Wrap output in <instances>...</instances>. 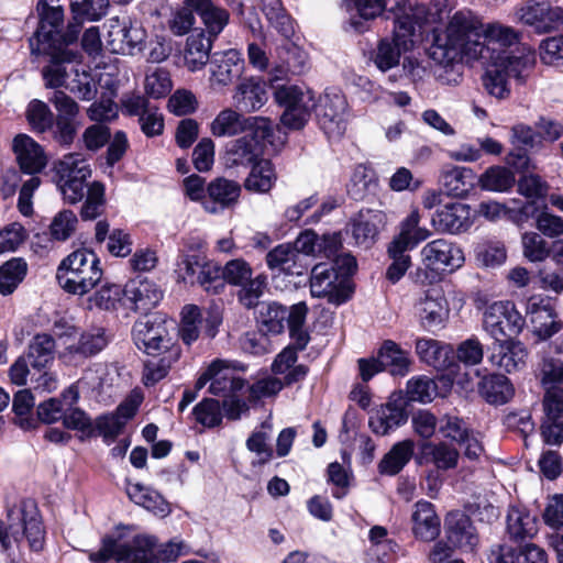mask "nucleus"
Listing matches in <instances>:
<instances>
[{"mask_svg": "<svg viewBox=\"0 0 563 563\" xmlns=\"http://www.w3.org/2000/svg\"><path fill=\"white\" fill-rule=\"evenodd\" d=\"M437 393L435 383L427 376L412 377L407 382L406 395L409 401L431 402Z\"/></svg>", "mask_w": 563, "mask_h": 563, "instance_id": "nucleus-60", "label": "nucleus"}, {"mask_svg": "<svg viewBox=\"0 0 563 563\" xmlns=\"http://www.w3.org/2000/svg\"><path fill=\"white\" fill-rule=\"evenodd\" d=\"M287 308L276 301L262 302L258 308L257 321L260 329L266 334H279L285 329Z\"/></svg>", "mask_w": 563, "mask_h": 563, "instance_id": "nucleus-47", "label": "nucleus"}, {"mask_svg": "<svg viewBox=\"0 0 563 563\" xmlns=\"http://www.w3.org/2000/svg\"><path fill=\"white\" fill-rule=\"evenodd\" d=\"M519 81H525L536 64V52L526 44H518L506 55H499L494 63Z\"/></svg>", "mask_w": 563, "mask_h": 563, "instance_id": "nucleus-29", "label": "nucleus"}, {"mask_svg": "<svg viewBox=\"0 0 563 563\" xmlns=\"http://www.w3.org/2000/svg\"><path fill=\"white\" fill-rule=\"evenodd\" d=\"M298 250L291 244H279L266 255V264L272 271L288 275H300L301 265H298Z\"/></svg>", "mask_w": 563, "mask_h": 563, "instance_id": "nucleus-44", "label": "nucleus"}, {"mask_svg": "<svg viewBox=\"0 0 563 563\" xmlns=\"http://www.w3.org/2000/svg\"><path fill=\"white\" fill-rule=\"evenodd\" d=\"M241 194V186L223 177H218L207 186L210 202H205V209L210 213L230 208L235 205Z\"/></svg>", "mask_w": 563, "mask_h": 563, "instance_id": "nucleus-33", "label": "nucleus"}, {"mask_svg": "<svg viewBox=\"0 0 563 563\" xmlns=\"http://www.w3.org/2000/svg\"><path fill=\"white\" fill-rule=\"evenodd\" d=\"M34 407V397L29 389H21L13 397V412L15 415V423L23 430L34 429L37 421L32 417Z\"/></svg>", "mask_w": 563, "mask_h": 563, "instance_id": "nucleus-55", "label": "nucleus"}, {"mask_svg": "<svg viewBox=\"0 0 563 563\" xmlns=\"http://www.w3.org/2000/svg\"><path fill=\"white\" fill-rule=\"evenodd\" d=\"M276 102L285 110L280 117L282 124L289 130L302 129L311 110L316 108L318 123L329 139H340L346 131L349 121L347 101L339 90H325L314 103L310 90L295 85H283L275 89Z\"/></svg>", "mask_w": 563, "mask_h": 563, "instance_id": "nucleus-1", "label": "nucleus"}, {"mask_svg": "<svg viewBox=\"0 0 563 563\" xmlns=\"http://www.w3.org/2000/svg\"><path fill=\"white\" fill-rule=\"evenodd\" d=\"M132 336L137 349L148 355L159 354L168 347L166 329L161 323L147 319L137 320L132 329Z\"/></svg>", "mask_w": 563, "mask_h": 563, "instance_id": "nucleus-26", "label": "nucleus"}, {"mask_svg": "<svg viewBox=\"0 0 563 563\" xmlns=\"http://www.w3.org/2000/svg\"><path fill=\"white\" fill-rule=\"evenodd\" d=\"M107 26V45L112 53L130 54L144 41V30L117 16L109 19Z\"/></svg>", "mask_w": 563, "mask_h": 563, "instance_id": "nucleus-21", "label": "nucleus"}, {"mask_svg": "<svg viewBox=\"0 0 563 563\" xmlns=\"http://www.w3.org/2000/svg\"><path fill=\"white\" fill-rule=\"evenodd\" d=\"M517 20L537 33H549L563 26V9L545 2H534L516 9Z\"/></svg>", "mask_w": 563, "mask_h": 563, "instance_id": "nucleus-16", "label": "nucleus"}, {"mask_svg": "<svg viewBox=\"0 0 563 563\" xmlns=\"http://www.w3.org/2000/svg\"><path fill=\"white\" fill-rule=\"evenodd\" d=\"M483 52L478 59L484 64H494L499 55H506L519 43V33L511 26L500 23H482Z\"/></svg>", "mask_w": 563, "mask_h": 563, "instance_id": "nucleus-14", "label": "nucleus"}, {"mask_svg": "<svg viewBox=\"0 0 563 563\" xmlns=\"http://www.w3.org/2000/svg\"><path fill=\"white\" fill-rule=\"evenodd\" d=\"M109 7V0H71L73 20L68 23L67 40L76 42L85 21L101 19Z\"/></svg>", "mask_w": 563, "mask_h": 563, "instance_id": "nucleus-30", "label": "nucleus"}, {"mask_svg": "<svg viewBox=\"0 0 563 563\" xmlns=\"http://www.w3.org/2000/svg\"><path fill=\"white\" fill-rule=\"evenodd\" d=\"M212 363H219L217 368L211 373V384L209 391L213 395L228 396L231 393L243 389L245 383L242 378L234 375L229 363L222 360H216Z\"/></svg>", "mask_w": 563, "mask_h": 563, "instance_id": "nucleus-46", "label": "nucleus"}, {"mask_svg": "<svg viewBox=\"0 0 563 563\" xmlns=\"http://www.w3.org/2000/svg\"><path fill=\"white\" fill-rule=\"evenodd\" d=\"M297 352L291 346H286L272 364V371L275 375L284 376V384L289 386L298 383L308 374V367L297 363Z\"/></svg>", "mask_w": 563, "mask_h": 563, "instance_id": "nucleus-39", "label": "nucleus"}, {"mask_svg": "<svg viewBox=\"0 0 563 563\" xmlns=\"http://www.w3.org/2000/svg\"><path fill=\"white\" fill-rule=\"evenodd\" d=\"M526 317L532 325V332L540 340H548L563 329L552 300L549 297L534 295L528 298Z\"/></svg>", "mask_w": 563, "mask_h": 563, "instance_id": "nucleus-13", "label": "nucleus"}, {"mask_svg": "<svg viewBox=\"0 0 563 563\" xmlns=\"http://www.w3.org/2000/svg\"><path fill=\"white\" fill-rule=\"evenodd\" d=\"M439 183L446 195L464 198L474 189L477 176L470 167L446 166L440 172Z\"/></svg>", "mask_w": 563, "mask_h": 563, "instance_id": "nucleus-28", "label": "nucleus"}, {"mask_svg": "<svg viewBox=\"0 0 563 563\" xmlns=\"http://www.w3.org/2000/svg\"><path fill=\"white\" fill-rule=\"evenodd\" d=\"M421 450L426 456H430L431 462L439 470H450L457 465L459 452L445 442L432 443L424 442Z\"/></svg>", "mask_w": 563, "mask_h": 563, "instance_id": "nucleus-54", "label": "nucleus"}, {"mask_svg": "<svg viewBox=\"0 0 563 563\" xmlns=\"http://www.w3.org/2000/svg\"><path fill=\"white\" fill-rule=\"evenodd\" d=\"M243 59L236 49L214 53L211 58V81L219 86H228L239 78L243 70Z\"/></svg>", "mask_w": 563, "mask_h": 563, "instance_id": "nucleus-32", "label": "nucleus"}, {"mask_svg": "<svg viewBox=\"0 0 563 563\" xmlns=\"http://www.w3.org/2000/svg\"><path fill=\"white\" fill-rule=\"evenodd\" d=\"M157 539L153 536L137 534L131 541L121 543L112 537H104L98 552H91L93 563H106L110 559L123 563H157Z\"/></svg>", "mask_w": 563, "mask_h": 563, "instance_id": "nucleus-7", "label": "nucleus"}, {"mask_svg": "<svg viewBox=\"0 0 563 563\" xmlns=\"http://www.w3.org/2000/svg\"><path fill=\"white\" fill-rule=\"evenodd\" d=\"M273 135V123L267 120V131L263 136H257L255 129H250L245 134L227 145L224 161L227 167L253 166L260 161L262 142Z\"/></svg>", "mask_w": 563, "mask_h": 563, "instance_id": "nucleus-12", "label": "nucleus"}, {"mask_svg": "<svg viewBox=\"0 0 563 563\" xmlns=\"http://www.w3.org/2000/svg\"><path fill=\"white\" fill-rule=\"evenodd\" d=\"M411 520L416 538L429 542L440 534V518L431 503L426 500L416 503Z\"/></svg>", "mask_w": 563, "mask_h": 563, "instance_id": "nucleus-34", "label": "nucleus"}, {"mask_svg": "<svg viewBox=\"0 0 563 563\" xmlns=\"http://www.w3.org/2000/svg\"><path fill=\"white\" fill-rule=\"evenodd\" d=\"M527 357L526 346L509 338L494 343L489 361L494 366L510 374L522 369L526 366Z\"/></svg>", "mask_w": 563, "mask_h": 563, "instance_id": "nucleus-25", "label": "nucleus"}, {"mask_svg": "<svg viewBox=\"0 0 563 563\" xmlns=\"http://www.w3.org/2000/svg\"><path fill=\"white\" fill-rule=\"evenodd\" d=\"M128 495L135 504L155 515L165 517L170 512L169 505L165 498L151 487L141 484H132L128 487Z\"/></svg>", "mask_w": 563, "mask_h": 563, "instance_id": "nucleus-43", "label": "nucleus"}, {"mask_svg": "<svg viewBox=\"0 0 563 563\" xmlns=\"http://www.w3.org/2000/svg\"><path fill=\"white\" fill-rule=\"evenodd\" d=\"M489 563H548L545 551L537 544L526 543L517 548L499 544L492 548Z\"/></svg>", "mask_w": 563, "mask_h": 563, "instance_id": "nucleus-27", "label": "nucleus"}, {"mask_svg": "<svg viewBox=\"0 0 563 563\" xmlns=\"http://www.w3.org/2000/svg\"><path fill=\"white\" fill-rule=\"evenodd\" d=\"M448 542L464 552H473L479 543L478 533L471 518L461 512H450L444 523Z\"/></svg>", "mask_w": 563, "mask_h": 563, "instance_id": "nucleus-20", "label": "nucleus"}, {"mask_svg": "<svg viewBox=\"0 0 563 563\" xmlns=\"http://www.w3.org/2000/svg\"><path fill=\"white\" fill-rule=\"evenodd\" d=\"M507 533L514 541L531 539L538 533V520L522 507L512 506L507 515Z\"/></svg>", "mask_w": 563, "mask_h": 563, "instance_id": "nucleus-36", "label": "nucleus"}, {"mask_svg": "<svg viewBox=\"0 0 563 563\" xmlns=\"http://www.w3.org/2000/svg\"><path fill=\"white\" fill-rule=\"evenodd\" d=\"M421 264L431 272H453L465 261L462 249L454 242L440 238L426 243L419 253Z\"/></svg>", "mask_w": 563, "mask_h": 563, "instance_id": "nucleus-11", "label": "nucleus"}, {"mask_svg": "<svg viewBox=\"0 0 563 563\" xmlns=\"http://www.w3.org/2000/svg\"><path fill=\"white\" fill-rule=\"evenodd\" d=\"M489 65L490 67L487 68L482 78L483 86L489 96L499 100L506 99L510 93V89L507 82L508 75L500 66L496 64Z\"/></svg>", "mask_w": 563, "mask_h": 563, "instance_id": "nucleus-59", "label": "nucleus"}, {"mask_svg": "<svg viewBox=\"0 0 563 563\" xmlns=\"http://www.w3.org/2000/svg\"><path fill=\"white\" fill-rule=\"evenodd\" d=\"M525 323V318L511 301H496L485 309L483 316V328L495 342L518 335Z\"/></svg>", "mask_w": 563, "mask_h": 563, "instance_id": "nucleus-10", "label": "nucleus"}, {"mask_svg": "<svg viewBox=\"0 0 563 563\" xmlns=\"http://www.w3.org/2000/svg\"><path fill=\"white\" fill-rule=\"evenodd\" d=\"M386 223V214L379 210H361L352 224V235L358 245L372 246Z\"/></svg>", "mask_w": 563, "mask_h": 563, "instance_id": "nucleus-31", "label": "nucleus"}, {"mask_svg": "<svg viewBox=\"0 0 563 563\" xmlns=\"http://www.w3.org/2000/svg\"><path fill=\"white\" fill-rule=\"evenodd\" d=\"M54 350L55 341L49 334L35 335L26 355L32 371L45 369L54 358Z\"/></svg>", "mask_w": 563, "mask_h": 563, "instance_id": "nucleus-49", "label": "nucleus"}, {"mask_svg": "<svg viewBox=\"0 0 563 563\" xmlns=\"http://www.w3.org/2000/svg\"><path fill=\"white\" fill-rule=\"evenodd\" d=\"M267 120L268 118L264 117L245 118L240 112L225 108L216 115L210 124V131L216 137H225L255 129L257 136H263L267 131Z\"/></svg>", "mask_w": 563, "mask_h": 563, "instance_id": "nucleus-15", "label": "nucleus"}, {"mask_svg": "<svg viewBox=\"0 0 563 563\" xmlns=\"http://www.w3.org/2000/svg\"><path fill=\"white\" fill-rule=\"evenodd\" d=\"M408 420L407 401L401 394H394L371 416L368 424L376 434L385 435Z\"/></svg>", "mask_w": 563, "mask_h": 563, "instance_id": "nucleus-19", "label": "nucleus"}, {"mask_svg": "<svg viewBox=\"0 0 563 563\" xmlns=\"http://www.w3.org/2000/svg\"><path fill=\"white\" fill-rule=\"evenodd\" d=\"M541 62L548 66H563V35L550 36L539 45Z\"/></svg>", "mask_w": 563, "mask_h": 563, "instance_id": "nucleus-64", "label": "nucleus"}, {"mask_svg": "<svg viewBox=\"0 0 563 563\" xmlns=\"http://www.w3.org/2000/svg\"><path fill=\"white\" fill-rule=\"evenodd\" d=\"M102 275L97 254L88 249H79L60 262L56 279L66 292L84 296L101 282Z\"/></svg>", "mask_w": 563, "mask_h": 563, "instance_id": "nucleus-5", "label": "nucleus"}, {"mask_svg": "<svg viewBox=\"0 0 563 563\" xmlns=\"http://www.w3.org/2000/svg\"><path fill=\"white\" fill-rule=\"evenodd\" d=\"M482 21L471 10H459L448 16V23L442 32L434 34V41L429 49L430 57L442 66L466 59L478 60L483 45Z\"/></svg>", "mask_w": 563, "mask_h": 563, "instance_id": "nucleus-2", "label": "nucleus"}, {"mask_svg": "<svg viewBox=\"0 0 563 563\" xmlns=\"http://www.w3.org/2000/svg\"><path fill=\"white\" fill-rule=\"evenodd\" d=\"M27 265L22 258H11L0 266V294H12L24 279Z\"/></svg>", "mask_w": 563, "mask_h": 563, "instance_id": "nucleus-53", "label": "nucleus"}, {"mask_svg": "<svg viewBox=\"0 0 563 563\" xmlns=\"http://www.w3.org/2000/svg\"><path fill=\"white\" fill-rule=\"evenodd\" d=\"M310 292L312 297L324 298L329 303L340 306L352 298L354 288L351 280L340 275L334 266L320 263L311 271Z\"/></svg>", "mask_w": 563, "mask_h": 563, "instance_id": "nucleus-9", "label": "nucleus"}, {"mask_svg": "<svg viewBox=\"0 0 563 563\" xmlns=\"http://www.w3.org/2000/svg\"><path fill=\"white\" fill-rule=\"evenodd\" d=\"M267 285V278L264 275H258L255 278H250L246 283L241 285L238 291V299L245 308L251 309L260 305V298L264 295Z\"/></svg>", "mask_w": 563, "mask_h": 563, "instance_id": "nucleus-62", "label": "nucleus"}, {"mask_svg": "<svg viewBox=\"0 0 563 563\" xmlns=\"http://www.w3.org/2000/svg\"><path fill=\"white\" fill-rule=\"evenodd\" d=\"M378 356L384 371H388L393 376H405L410 372L411 361L408 353L391 340L383 342Z\"/></svg>", "mask_w": 563, "mask_h": 563, "instance_id": "nucleus-42", "label": "nucleus"}, {"mask_svg": "<svg viewBox=\"0 0 563 563\" xmlns=\"http://www.w3.org/2000/svg\"><path fill=\"white\" fill-rule=\"evenodd\" d=\"M540 380L550 393L563 395V362L556 358H544L540 367Z\"/></svg>", "mask_w": 563, "mask_h": 563, "instance_id": "nucleus-58", "label": "nucleus"}, {"mask_svg": "<svg viewBox=\"0 0 563 563\" xmlns=\"http://www.w3.org/2000/svg\"><path fill=\"white\" fill-rule=\"evenodd\" d=\"M251 167V173L244 181L245 189L257 194L268 192L276 179L273 164L267 159H260Z\"/></svg>", "mask_w": 563, "mask_h": 563, "instance_id": "nucleus-51", "label": "nucleus"}, {"mask_svg": "<svg viewBox=\"0 0 563 563\" xmlns=\"http://www.w3.org/2000/svg\"><path fill=\"white\" fill-rule=\"evenodd\" d=\"M544 418L541 424V435L549 445H560L563 442V395L550 393L543 400Z\"/></svg>", "mask_w": 563, "mask_h": 563, "instance_id": "nucleus-23", "label": "nucleus"}, {"mask_svg": "<svg viewBox=\"0 0 563 563\" xmlns=\"http://www.w3.org/2000/svg\"><path fill=\"white\" fill-rule=\"evenodd\" d=\"M202 312L196 305H186L181 310V321L179 324V336L183 342L190 345L195 342L201 332Z\"/></svg>", "mask_w": 563, "mask_h": 563, "instance_id": "nucleus-57", "label": "nucleus"}, {"mask_svg": "<svg viewBox=\"0 0 563 563\" xmlns=\"http://www.w3.org/2000/svg\"><path fill=\"white\" fill-rule=\"evenodd\" d=\"M162 298V290L147 278H133L123 288V306L135 312L147 313Z\"/></svg>", "mask_w": 563, "mask_h": 563, "instance_id": "nucleus-18", "label": "nucleus"}, {"mask_svg": "<svg viewBox=\"0 0 563 563\" xmlns=\"http://www.w3.org/2000/svg\"><path fill=\"white\" fill-rule=\"evenodd\" d=\"M428 21V8L423 3L406 1L401 12L394 21V36L389 41L379 42L375 56V64L382 71H387L399 63L401 52L408 51L412 44V37L418 29Z\"/></svg>", "mask_w": 563, "mask_h": 563, "instance_id": "nucleus-3", "label": "nucleus"}, {"mask_svg": "<svg viewBox=\"0 0 563 563\" xmlns=\"http://www.w3.org/2000/svg\"><path fill=\"white\" fill-rule=\"evenodd\" d=\"M212 36L206 35L203 31L192 33L186 41L184 52L185 65L190 71L201 69L210 57Z\"/></svg>", "mask_w": 563, "mask_h": 563, "instance_id": "nucleus-38", "label": "nucleus"}, {"mask_svg": "<svg viewBox=\"0 0 563 563\" xmlns=\"http://www.w3.org/2000/svg\"><path fill=\"white\" fill-rule=\"evenodd\" d=\"M421 217L418 209H413L399 223V232L394 236L415 245L427 241L431 235V231L420 227Z\"/></svg>", "mask_w": 563, "mask_h": 563, "instance_id": "nucleus-56", "label": "nucleus"}, {"mask_svg": "<svg viewBox=\"0 0 563 563\" xmlns=\"http://www.w3.org/2000/svg\"><path fill=\"white\" fill-rule=\"evenodd\" d=\"M26 118L32 129L38 133H44L53 128V112L43 101H31L26 110Z\"/></svg>", "mask_w": 563, "mask_h": 563, "instance_id": "nucleus-61", "label": "nucleus"}, {"mask_svg": "<svg viewBox=\"0 0 563 563\" xmlns=\"http://www.w3.org/2000/svg\"><path fill=\"white\" fill-rule=\"evenodd\" d=\"M479 391L489 404H505L511 398L514 388L505 375L492 374L483 378Z\"/></svg>", "mask_w": 563, "mask_h": 563, "instance_id": "nucleus-50", "label": "nucleus"}, {"mask_svg": "<svg viewBox=\"0 0 563 563\" xmlns=\"http://www.w3.org/2000/svg\"><path fill=\"white\" fill-rule=\"evenodd\" d=\"M415 451V442L410 439L395 443L384 455L378 464V471L383 475H397L411 460Z\"/></svg>", "mask_w": 563, "mask_h": 563, "instance_id": "nucleus-41", "label": "nucleus"}, {"mask_svg": "<svg viewBox=\"0 0 563 563\" xmlns=\"http://www.w3.org/2000/svg\"><path fill=\"white\" fill-rule=\"evenodd\" d=\"M144 88L147 96L159 99L172 90L169 73L163 68H155L145 76Z\"/></svg>", "mask_w": 563, "mask_h": 563, "instance_id": "nucleus-63", "label": "nucleus"}, {"mask_svg": "<svg viewBox=\"0 0 563 563\" xmlns=\"http://www.w3.org/2000/svg\"><path fill=\"white\" fill-rule=\"evenodd\" d=\"M434 230L443 234L457 235L473 225L471 207L462 202H450L438 208L431 218Z\"/></svg>", "mask_w": 563, "mask_h": 563, "instance_id": "nucleus-17", "label": "nucleus"}, {"mask_svg": "<svg viewBox=\"0 0 563 563\" xmlns=\"http://www.w3.org/2000/svg\"><path fill=\"white\" fill-rule=\"evenodd\" d=\"M55 174L57 181L63 180H88L91 176L90 165L79 153H69L63 156L55 164Z\"/></svg>", "mask_w": 563, "mask_h": 563, "instance_id": "nucleus-45", "label": "nucleus"}, {"mask_svg": "<svg viewBox=\"0 0 563 563\" xmlns=\"http://www.w3.org/2000/svg\"><path fill=\"white\" fill-rule=\"evenodd\" d=\"M185 4L201 18L209 36L213 38L222 32L229 22L228 11L216 5L211 0H185Z\"/></svg>", "mask_w": 563, "mask_h": 563, "instance_id": "nucleus-35", "label": "nucleus"}, {"mask_svg": "<svg viewBox=\"0 0 563 563\" xmlns=\"http://www.w3.org/2000/svg\"><path fill=\"white\" fill-rule=\"evenodd\" d=\"M451 351L450 346L442 345L433 339L422 338L416 342V352L420 360L437 369H443L449 365Z\"/></svg>", "mask_w": 563, "mask_h": 563, "instance_id": "nucleus-48", "label": "nucleus"}, {"mask_svg": "<svg viewBox=\"0 0 563 563\" xmlns=\"http://www.w3.org/2000/svg\"><path fill=\"white\" fill-rule=\"evenodd\" d=\"M232 99L236 107L247 112L261 109L267 101L265 86L254 78L242 80L235 89Z\"/></svg>", "mask_w": 563, "mask_h": 563, "instance_id": "nucleus-37", "label": "nucleus"}, {"mask_svg": "<svg viewBox=\"0 0 563 563\" xmlns=\"http://www.w3.org/2000/svg\"><path fill=\"white\" fill-rule=\"evenodd\" d=\"M481 188L488 191L504 192L516 183L514 173L503 166H492L477 178Z\"/></svg>", "mask_w": 563, "mask_h": 563, "instance_id": "nucleus-52", "label": "nucleus"}, {"mask_svg": "<svg viewBox=\"0 0 563 563\" xmlns=\"http://www.w3.org/2000/svg\"><path fill=\"white\" fill-rule=\"evenodd\" d=\"M58 1H38L40 23L35 34L30 38L32 54L55 57L67 51V46L73 43L67 40L68 29L65 33H62L64 10Z\"/></svg>", "mask_w": 563, "mask_h": 563, "instance_id": "nucleus-6", "label": "nucleus"}, {"mask_svg": "<svg viewBox=\"0 0 563 563\" xmlns=\"http://www.w3.org/2000/svg\"><path fill=\"white\" fill-rule=\"evenodd\" d=\"M35 506L32 501H24L18 508H11L7 514V522L0 520V543L3 549L10 547L13 539L19 542L23 539L22 527L30 514V507Z\"/></svg>", "mask_w": 563, "mask_h": 563, "instance_id": "nucleus-40", "label": "nucleus"}, {"mask_svg": "<svg viewBox=\"0 0 563 563\" xmlns=\"http://www.w3.org/2000/svg\"><path fill=\"white\" fill-rule=\"evenodd\" d=\"M109 343L106 330L93 328L81 333H64L59 336V358L67 365H82L98 355Z\"/></svg>", "mask_w": 563, "mask_h": 563, "instance_id": "nucleus-8", "label": "nucleus"}, {"mask_svg": "<svg viewBox=\"0 0 563 563\" xmlns=\"http://www.w3.org/2000/svg\"><path fill=\"white\" fill-rule=\"evenodd\" d=\"M78 57L76 52L67 49L55 57L42 70L47 88L65 87L80 100L90 101L97 95V84L91 74L74 62Z\"/></svg>", "mask_w": 563, "mask_h": 563, "instance_id": "nucleus-4", "label": "nucleus"}, {"mask_svg": "<svg viewBox=\"0 0 563 563\" xmlns=\"http://www.w3.org/2000/svg\"><path fill=\"white\" fill-rule=\"evenodd\" d=\"M418 316L426 330L441 327L449 314L448 301L439 288H429L418 306Z\"/></svg>", "mask_w": 563, "mask_h": 563, "instance_id": "nucleus-24", "label": "nucleus"}, {"mask_svg": "<svg viewBox=\"0 0 563 563\" xmlns=\"http://www.w3.org/2000/svg\"><path fill=\"white\" fill-rule=\"evenodd\" d=\"M12 150L20 169L29 175L41 173L47 165L43 147L26 134L13 139Z\"/></svg>", "mask_w": 563, "mask_h": 563, "instance_id": "nucleus-22", "label": "nucleus"}]
</instances>
